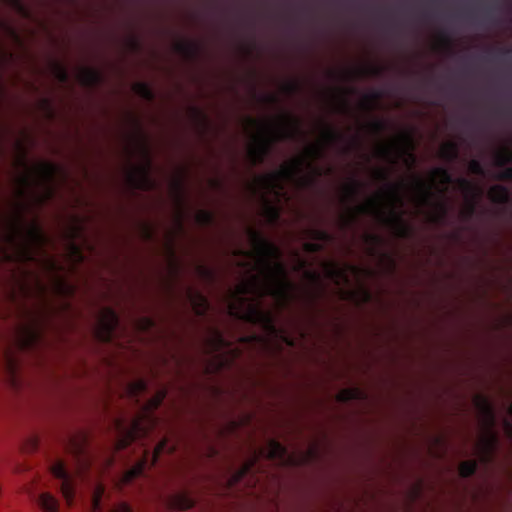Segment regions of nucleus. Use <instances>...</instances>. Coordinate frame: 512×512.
<instances>
[{
  "label": "nucleus",
  "instance_id": "1",
  "mask_svg": "<svg viewBox=\"0 0 512 512\" xmlns=\"http://www.w3.org/2000/svg\"><path fill=\"white\" fill-rule=\"evenodd\" d=\"M249 238L251 251L237 259V264L249 275L231 293L228 307L232 315L257 322L263 317L260 296L272 295L279 305H284L292 297L294 287L287 278L278 248L255 231H250Z\"/></svg>",
  "mask_w": 512,
  "mask_h": 512
},
{
  "label": "nucleus",
  "instance_id": "2",
  "mask_svg": "<svg viewBox=\"0 0 512 512\" xmlns=\"http://www.w3.org/2000/svg\"><path fill=\"white\" fill-rule=\"evenodd\" d=\"M46 238L36 223L23 224L16 217L9 221L0 236V254L11 260H34L43 275H30L22 285L25 294H44L47 290L65 293L60 266L46 252Z\"/></svg>",
  "mask_w": 512,
  "mask_h": 512
},
{
  "label": "nucleus",
  "instance_id": "3",
  "mask_svg": "<svg viewBox=\"0 0 512 512\" xmlns=\"http://www.w3.org/2000/svg\"><path fill=\"white\" fill-rule=\"evenodd\" d=\"M449 175L445 170L436 169L428 177L413 176L407 185L387 186L367 199L358 207V213L369 214L378 221L392 227L402 225V206L405 200L411 201L416 207L422 208L434 202L437 205L436 220L442 213V206L434 193H442L447 189Z\"/></svg>",
  "mask_w": 512,
  "mask_h": 512
},
{
  "label": "nucleus",
  "instance_id": "4",
  "mask_svg": "<svg viewBox=\"0 0 512 512\" xmlns=\"http://www.w3.org/2000/svg\"><path fill=\"white\" fill-rule=\"evenodd\" d=\"M330 132L325 131V136L318 142L306 149V151L285 163L275 173L265 174L257 177L254 181V191L258 193L264 202V214L269 221H275L280 210V202L286 199V188L289 185H308L314 175L313 160L320 154V148L327 142Z\"/></svg>",
  "mask_w": 512,
  "mask_h": 512
},
{
  "label": "nucleus",
  "instance_id": "5",
  "mask_svg": "<svg viewBox=\"0 0 512 512\" xmlns=\"http://www.w3.org/2000/svg\"><path fill=\"white\" fill-rule=\"evenodd\" d=\"M244 130L250 138L249 154L254 161H258L272 141L298 137L301 124L293 116L282 114L275 119H247Z\"/></svg>",
  "mask_w": 512,
  "mask_h": 512
},
{
  "label": "nucleus",
  "instance_id": "6",
  "mask_svg": "<svg viewBox=\"0 0 512 512\" xmlns=\"http://www.w3.org/2000/svg\"><path fill=\"white\" fill-rule=\"evenodd\" d=\"M164 392H158L156 396L147 404L141 415L134 421L131 430H126L121 420H116L114 428L117 434L115 448L117 450L125 448L135 438L144 435L155 424L154 418L150 415L151 410L155 409L163 400Z\"/></svg>",
  "mask_w": 512,
  "mask_h": 512
},
{
  "label": "nucleus",
  "instance_id": "7",
  "mask_svg": "<svg viewBox=\"0 0 512 512\" xmlns=\"http://www.w3.org/2000/svg\"><path fill=\"white\" fill-rule=\"evenodd\" d=\"M412 148L410 137L401 134L380 143L377 147V154L391 163L403 161L406 165H411L414 161Z\"/></svg>",
  "mask_w": 512,
  "mask_h": 512
},
{
  "label": "nucleus",
  "instance_id": "8",
  "mask_svg": "<svg viewBox=\"0 0 512 512\" xmlns=\"http://www.w3.org/2000/svg\"><path fill=\"white\" fill-rule=\"evenodd\" d=\"M44 317L40 314H30L19 324L15 332V341L22 348H28L37 343L40 338Z\"/></svg>",
  "mask_w": 512,
  "mask_h": 512
},
{
  "label": "nucleus",
  "instance_id": "9",
  "mask_svg": "<svg viewBox=\"0 0 512 512\" xmlns=\"http://www.w3.org/2000/svg\"><path fill=\"white\" fill-rule=\"evenodd\" d=\"M48 468L54 477L61 480V495L66 504L72 506L76 497V482L68 473L65 461L59 457H51Z\"/></svg>",
  "mask_w": 512,
  "mask_h": 512
},
{
  "label": "nucleus",
  "instance_id": "10",
  "mask_svg": "<svg viewBox=\"0 0 512 512\" xmlns=\"http://www.w3.org/2000/svg\"><path fill=\"white\" fill-rule=\"evenodd\" d=\"M56 174L54 165L46 162H41L26 168L25 182L35 183L44 190V195L40 200L49 198L52 194V181Z\"/></svg>",
  "mask_w": 512,
  "mask_h": 512
},
{
  "label": "nucleus",
  "instance_id": "11",
  "mask_svg": "<svg viewBox=\"0 0 512 512\" xmlns=\"http://www.w3.org/2000/svg\"><path fill=\"white\" fill-rule=\"evenodd\" d=\"M475 404L481 413L483 425L485 427V433L481 439V446L484 450H490L495 441L494 433L491 431V426L494 421L492 409L488 400L482 397H477L475 399Z\"/></svg>",
  "mask_w": 512,
  "mask_h": 512
},
{
  "label": "nucleus",
  "instance_id": "12",
  "mask_svg": "<svg viewBox=\"0 0 512 512\" xmlns=\"http://www.w3.org/2000/svg\"><path fill=\"white\" fill-rule=\"evenodd\" d=\"M117 324V317L110 309H103L98 317L96 335L99 339L106 341L112 337L113 330Z\"/></svg>",
  "mask_w": 512,
  "mask_h": 512
},
{
  "label": "nucleus",
  "instance_id": "13",
  "mask_svg": "<svg viewBox=\"0 0 512 512\" xmlns=\"http://www.w3.org/2000/svg\"><path fill=\"white\" fill-rule=\"evenodd\" d=\"M38 504L45 512H58L59 501L49 492H43L38 497Z\"/></svg>",
  "mask_w": 512,
  "mask_h": 512
},
{
  "label": "nucleus",
  "instance_id": "14",
  "mask_svg": "<svg viewBox=\"0 0 512 512\" xmlns=\"http://www.w3.org/2000/svg\"><path fill=\"white\" fill-rule=\"evenodd\" d=\"M194 504V498L188 492H178L171 499V506L177 509H188Z\"/></svg>",
  "mask_w": 512,
  "mask_h": 512
},
{
  "label": "nucleus",
  "instance_id": "15",
  "mask_svg": "<svg viewBox=\"0 0 512 512\" xmlns=\"http://www.w3.org/2000/svg\"><path fill=\"white\" fill-rule=\"evenodd\" d=\"M105 496V486L102 483H96L91 494L92 512H101L102 498Z\"/></svg>",
  "mask_w": 512,
  "mask_h": 512
},
{
  "label": "nucleus",
  "instance_id": "16",
  "mask_svg": "<svg viewBox=\"0 0 512 512\" xmlns=\"http://www.w3.org/2000/svg\"><path fill=\"white\" fill-rule=\"evenodd\" d=\"M146 465L145 460L138 461L133 467L127 470L119 481V485H126L133 481L135 478L139 477Z\"/></svg>",
  "mask_w": 512,
  "mask_h": 512
},
{
  "label": "nucleus",
  "instance_id": "17",
  "mask_svg": "<svg viewBox=\"0 0 512 512\" xmlns=\"http://www.w3.org/2000/svg\"><path fill=\"white\" fill-rule=\"evenodd\" d=\"M263 453L268 458L284 461L286 451L279 443L270 441Z\"/></svg>",
  "mask_w": 512,
  "mask_h": 512
},
{
  "label": "nucleus",
  "instance_id": "18",
  "mask_svg": "<svg viewBox=\"0 0 512 512\" xmlns=\"http://www.w3.org/2000/svg\"><path fill=\"white\" fill-rule=\"evenodd\" d=\"M489 196L493 201L504 202L508 197V193L503 187L494 186L490 189Z\"/></svg>",
  "mask_w": 512,
  "mask_h": 512
},
{
  "label": "nucleus",
  "instance_id": "19",
  "mask_svg": "<svg viewBox=\"0 0 512 512\" xmlns=\"http://www.w3.org/2000/svg\"><path fill=\"white\" fill-rule=\"evenodd\" d=\"M174 449L173 445H168V439L162 440L154 450V461L164 451H172Z\"/></svg>",
  "mask_w": 512,
  "mask_h": 512
},
{
  "label": "nucleus",
  "instance_id": "20",
  "mask_svg": "<svg viewBox=\"0 0 512 512\" xmlns=\"http://www.w3.org/2000/svg\"><path fill=\"white\" fill-rule=\"evenodd\" d=\"M475 467L476 465L473 461L463 462L459 467L460 474L462 476H469L474 472Z\"/></svg>",
  "mask_w": 512,
  "mask_h": 512
},
{
  "label": "nucleus",
  "instance_id": "21",
  "mask_svg": "<svg viewBox=\"0 0 512 512\" xmlns=\"http://www.w3.org/2000/svg\"><path fill=\"white\" fill-rule=\"evenodd\" d=\"M109 512H133L132 507L126 502H119L113 505Z\"/></svg>",
  "mask_w": 512,
  "mask_h": 512
},
{
  "label": "nucleus",
  "instance_id": "22",
  "mask_svg": "<svg viewBox=\"0 0 512 512\" xmlns=\"http://www.w3.org/2000/svg\"><path fill=\"white\" fill-rule=\"evenodd\" d=\"M441 154L444 157L451 158L456 154L455 146L452 143H446L441 147Z\"/></svg>",
  "mask_w": 512,
  "mask_h": 512
},
{
  "label": "nucleus",
  "instance_id": "23",
  "mask_svg": "<svg viewBox=\"0 0 512 512\" xmlns=\"http://www.w3.org/2000/svg\"><path fill=\"white\" fill-rule=\"evenodd\" d=\"M358 394L359 392L357 390H343L339 393L338 399L340 401H346L358 397Z\"/></svg>",
  "mask_w": 512,
  "mask_h": 512
},
{
  "label": "nucleus",
  "instance_id": "24",
  "mask_svg": "<svg viewBox=\"0 0 512 512\" xmlns=\"http://www.w3.org/2000/svg\"><path fill=\"white\" fill-rule=\"evenodd\" d=\"M69 257L72 262H79L82 260V254L78 247L72 246L70 248Z\"/></svg>",
  "mask_w": 512,
  "mask_h": 512
},
{
  "label": "nucleus",
  "instance_id": "25",
  "mask_svg": "<svg viewBox=\"0 0 512 512\" xmlns=\"http://www.w3.org/2000/svg\"><path fill=\"white\" fill-rule=\"evenodd\" d=\"M249 467L250 464H246L235 475H233L232 478L230 479V484L238 482L243 477V475L248 471Z\"/></svg>",
  "mask_w": 512,
  "mask_h": 512
},
{
  "label": "nucleus",
  "instance_id": "26",
  "mask_svg": "<svg viewBox=\"0 0 512 512\" xmlns=\"http://www.w3.org/2000/svg\"><path fill=\"white\" fill-rule=\"evenodd\" d=\"M88 465L87 461L84 460V459H77L76 460V464H75V473L76 475H79L81 476L82 474V471L86 468V466Z\"/></svg>",
  "mask_w": 512,
  "mask_h": 512
},
{
  "label": "nucleus",
  "instance_id": "27",
  "mask_svg": "<svg viewBox=\"0 0 512 512\" xmlns=\"http://www.w3.org/2000/svg\"><path fill=\"white\" fill-rule=\"evenodd\" d=\"M135 90L137 93L141 94L143 97H146V98H149L151 95L150 90L146 86L141 85V84L137 85L135 87Z\"/></svg>",
  "mask_w": 512,
  "mask_h": 512
},
{
  "label": "nucleus",
  "instance_id": "28",
  "mask_svg": "<svg viewBox=\"0 0 512 512\" xmlns=\"http://www.w3.org/2000/svg\"><path fill=\"white\" fill-rule=\"evenodd\" d=\"M83 81L87 84H93L97 81V75L93 71H89L87 76H83Z\"/></svg>",
  "mask_w": 512,
  "mask_h": 512
},
{
  "label": "nucleus",
  "instance_id": "29",
  "mask_svg": "<svg viewBox=\"0 0 512 512\" xmlns=\"http://www.w3.org/2000/svg\"><path fill=\"white\" fill-rule=\"evenodd\" d=\"M145 388V384L143 381H137L131 386V392L137 393Z\"/></svg>",
  "mask_w": 512,
  "mask_h": 512
},
{
  "label": "nucleus",
  "instance_id": "30",
  "mask_svg": "<svg viewBox=\"0 0 512 512\" xmlns=\"http://www.w3.org/2000/svg\"><path fill=\"white\" fill-rule=\"evenodd\" d=\"M205 308H206V301H205V299L201 298L199 305L195 307L196 312L202 313V312H204Z\"/></svg>",
  "mask_w": 512,
  "mask_h": 512
},
{
  "label": "nucleus",
  "instance_id": "31",
  "mask_svg": "<svg viewBox=\"0 0 512 512\" xmlns=\"http://www.w3.org/2000/svg\"><path fill=\"white\" fill-rule=\"evenodd\" d=\"M216 341H217V344L215 346V349H219L220 346L222 345V339H221L220 335H216Z\"/></svg>",
  "mask_w": 512,
  "mask_h": 512
},
{
  "label": "nucleus",
  "instance_id": "32",
  "mask_svg": "<svg viewBox=\"0 0 512 512\" xmlns=\"http://www.w3.org/2000/svg\"><path fill=\"white\" fill-rule=\"evenodd\" d=\"M307 249L308 250H316V249H318V247L315 245H307Z\"/></svg>",
  "mask_w": 512,
  "mask_h": 512
},
{
  "label": "nucleus",
  "instance_id": "33",
  "mask_svg": "<svg viewBox=\"0 0 512 512\" xmlns=\"http://www.w3.org/2000/svg\"><path fill=\"white\" fill-rule=\"evenodd\" d=\"M7 366L9 370H12V363L10 361H8Z\"/></svg>",
  "mask_w": 512,
  "mask_h": 512
},
{
  "label": "nucleus",
  "instance_id": "34",
  "mask_svg": "<svg viewBox=\"0 0 512 512\" xmlns=\"http://www.w3.org/2000/svg\"><path fill=\"white\" fill-rule=\"evenodd\" d=\"M70 450H71L73 453H76V452H77V451H76V449H75V448H73V447H70Z\"/></svg>",
  "mask_w": 512,
  "mask_h": 512
},
{
  "label": "nucleus",
  "instance_id": "35",
  "mask_svg": "<svg viewBox=\"0 0 512 512\" xmlns=\"http://www.w3.org/2000/svg\"><path fill=\"white\" fill-rule=\"evenodd\" d=\"M510 414H512V403H511V406H510Z\"/></svg>",
  "mask_w": 512,
  "mask_h": 512
}]
</instances>
